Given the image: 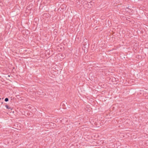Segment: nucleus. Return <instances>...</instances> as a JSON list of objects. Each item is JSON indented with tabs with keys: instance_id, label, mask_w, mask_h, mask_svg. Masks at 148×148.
Wrapping results in <instances>:
<instances>
[{
	"instance_id": "nucleus-1",
	"label": "nucleus",
	"mask_w": 148,
	"mask_h": 148,
	"mask_svg": "<svg viewBox=\"0 0 148 148\" xmlns=\"http://www.w3.org/2000/svg\"><path fill=\"white\" fill-rule=\"evenodd\" d=\"M88 44H87L86 43V42H84L83 44V46L84 48H87L88 47Z\"/></svg>"
},
{
	"instance_id": "nucleus-2",
	"label": "nucleus",
	"mask_w": 148,
	"mask_h": 148,
	"mask_svg": "<svg viewBox=\"0 0 148 148\" xmlns=\"http://www.w3.org/2000/svg\"><path fill=\"white\" fill-rule=\"evenodd\" d=\"M5 106L7 109H10L11 110H12V108H11L10 107H9L8 106L6 105Z\"/></svg>"
},
{
	"instance_id": "nucleus-3",
	"label": "nucleus",
	"mask_w": 148,
	"mask_h": 148,
	"mask_svg": "<svg viewBox=\"0 0 148 148\" xmlns=\"http://www.w3.org/2000/svg\"><path fill=\"white\" fill-rule=\"evenodd\" d=\"M9 100V99L8 98H6L5 99V101L6 102L8 101Z\"/></svg>"
}]
</instances>
